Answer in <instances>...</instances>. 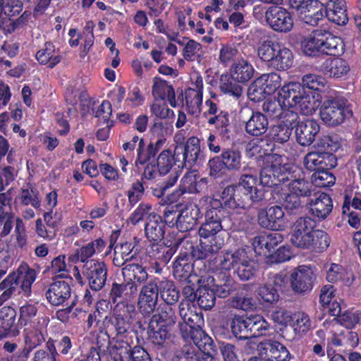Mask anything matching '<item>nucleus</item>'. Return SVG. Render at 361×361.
I'll use <instances>...</instances> for the list:
<instances>
[{
  "instance_id": "nucleus-1",
  "label": "nucleus",
  "mask_w": 361,
  "mask_h": 361,
  "mask_svg": "<svg viewBox=\"0 0 361 361\" xmlns=\"http://www.w3.org/2000/svg\"><path fill=\"white\" fill-rule=\"evenodd\" d=\"M313 147L315 151L307 153L303 159V164L307 169H314L316 166L322 169L335 167L337 165L334 152L341 147L338 135L328 134L319 136Z\"/></svg>"
},
{
  "instance_id": "nucleus-2",
  "label": "nucleus",
  "mask_w": 361,
  "mask_h": 361,
  "mask_svg": "<svg viewBox=\"0 0 361 361\" xmlns=\"http://www.w3.org/2000/svg\"><path fill=\"white\" fill-rule=\"evenodd\" d=\"M279 98L285 109L296 108L303 115H312L317 109L318 100L300 82H292L284 86L279 92Z\"/></svg>"
},
{
  "instance_id": "nucleus-3",
  "label": "nucleus",
  "mask_w": 361,
  "mask_h": 361,
  "mask_svg": "<svg viewBox=\"0 0 361 361\" xmlns=\"http://www.w3.org/2000/svg\"><path fill=\"white\" fill-rule=\"evenodd\" d=\"M229 326L238 341H246L263 335L270 326L259 314H234L229 319Z\"/></svg>"
},
{
  "instance_id": "nucleus-4",
  "label": "nucleus",
  "mask_w": 361,
  "mask_h": 361,
  "mask_svg": "<svg viewBox=\"0 0 361 361\" xmlns=\"http://www.w3.org/2000/svg\"><path fill=\"white\" fill-rule=\"evenodd\" d=\"M341 42L339 37L332 35L325 30H315L300 43L301 50L308 56H316L320 53L336 56L339 54Z\"/></svg>"
},
{
  "instance_id": "nucleus-5",
  "label": "nucleus",
  "mask_w": 361,
  "mask_h": 361,
  "mask_svg": "<svg viewBox=\"0 0 361 361\" xmlns=\"http://www.w3.org/2000/svg\"><path fill=\"white\" fill-rule=\"evenodd\" d=\"M220 265L224 270H232L233 274L242 281L255 279L259 270V265L250 259L245 249L224 253Z\"/></svg>"
},
{
  "instance_id": "nucleus-6",
  "label": "nucleus",
  "mask_w": 361,
  "mask_h": 361,
  "mask_svg": "<svg viewBox=\"0 0 361 361\" xmlns=\"http://www.w3.org/2000/svg\"><path fill=\"white\" fill-rule=\"evenodd\" d=\"M258 55L269 67L286 71L292 67L293 54L284 44L272 40L264 41L258 47Z\"/></svg>"
},
{
  "instance_id": "nucleus-7",
  "label": "nucleus",
  "mask_w": 361,
  "mask_h": 361,
  "mask_svg": "<svg viewBox=\"0 0 361 361\" xmlns=\"http://www.w3.org/2000/svg\"><path fill=\"white\" fill-rule=\"evenodd\" d=\"M230 226L229 212L223 207H212L205 213V221L200 227L198 233L200 238L220 237L217 234Z\"/></svg>"
},
{
  "instance_id": "nucleus-8",
  "label": "nucleus",
  "mask_w": 361,
  "mask_h": 361,
  "mask_svg": "<svg viewBox=\"0 0 361 361\" xmlns=\"http://www.w3.org/2000/svg\"><path fill=\"white\" fill-rule=\"evenodd\" d=\"M286 215L283 207L279 204L262 207L257 213L258 225L264 229L282 231L286 226Z\"/></svg>"
},
{
  "instance_id": "nucleus-9",
  "label": "nucleus",
  "mask_w": 361,
  "mask_h": 361,
  "mask_svg": "<svg viewBox=\"0 0 361 361\" xmlns=\"http://www.w3.org/2000/svg\"><path fill=\"white\" fill-rule=\"evenodd\" d=\"M346 102L338 98L324 101L319 111L321 119L329 126L341 124L348 112Z\"/></svg>"
},
{
  "instance_id": "nucleus-10",
  "label": "nucleus",
  "mask_w": 361,
  "mask_h": 361,
  "mask_svg": "<svg viewBox=\"0 0 361 361\" xmlns=\"http://www.w3.org/2000/svg\"><path fill=\"white\" fill-rule=\"evenodd\" d=\"M137 312L133 304L125 301L117 302L113 310L114 326L117 335H125L131 328Z\"/></svg>"
},
{
  "instance_id": "nucleus-11",
  "label": "nucleus",
  "mask_w": 361,
  "mask_h": 361,
  "mask_svg": "<svg viewBox=\"0 0 361 361\" xmlns=\"http://www.w3.org/2000/svg\"><path fill=\"white\" fill-rule=\"evenodd\" d=\"M289 173L286 165L272 163L262 168L259 173L260 184L269 189L283 188L282 183L289 180Z\"/></svg>"
},
{
  "instance_id": "nucleus-12",
  "label": "nucleus",
  "mask_w": 361,
  "mask_h": 361,
  "mask_svg": "<svg viewBox=\"0 0 361 361\" xmlns=\"http://www.w3.org/2000/svg\"><path fill=\"white\" fill-rule=\"evenodd\" d=\"M224 239L221 237L200 238V244L194 246L187 242L190 250V257L197 260H210L224 245Z\"/></svg>"
},
{
  "instance_id": "nucleus-13",
  "label": "nucleus",
  "mask_w": 361,
  "mask_h": 361,
  "mask_svg": "<svg viewBox=\"0 0 361 361\" xmlns=\"http://www.w3.org/2000/svg\"><path fill=\"white\" fill-rule=\"evenodd\" d=\"M158 278H154L145 284L140 292L137 306L144 315H149L156 309L159 299Z\"/></svg>"
},
{
  "instance_id": "nucleus-14",
  "label": "nucleus",
  "mask_w": 361,
  "mask_h": 361,
  "mask_svg": "<svg viewBox=\"0 0 361 361\" xmlns=\"http://www.w3.org/2000/svg\"><path fill=\"white\" fill-rule=\"evenodd\" d=\"M221 207L230 209H247L250 207V197L241 188L234 185L226 187L221 195Z\"/></svg>"
},
{
  "instance_id": "nucleus-15",
  "label": "nucleus",
  "mask_w": 361,
  "mask_h": 361,
  "mask_svg": "<svg viewBox=\"0 0 361 361\" xmlns=\"http://www.w3.org/2000/svg\"><path fill=\"white\" fill-rule=\"evenodd\" d=\"M82 272L92 290L99 291L104 286L107 278V267L104 262L87 261L83 266Z\"/></svg>"
},
{
  "instance_id": "nucleus-16",
  "label": "nucleus",
  "mask_w": 361,
  "mask_h": 361,
  "mask_svg": "<svg viewBox=\"0 0 361 361\" xmlns=\"http://www.w3.org/2000/svg\"><path fill=\"white\" fill-rule=\"evenodd\" d=\"M265 17L267 22L274 31L286 33L293 27L291 15L282 7H269L265 13Z\"/></svg>"
},
{
  "instance_id": "nucleus-17",
  "label": "nucleus",
  "mask_w": 361,
  "mask_h": 361,
  "mask_svg": "<svg viewBox=\"0 0 361 361\" xmlns=\"http://www.w3.org/2000/svg\"><path fill=\"white\" fill-rule=\"evenodd\" d=\"M257 350L264 361H289L290 355L282 343L274 340H265L259 343Z\"/></svg>"
},
{
  "instance_id": "nucleus-18",
  "label": "nucleus",
  "mask_w": 361,
  "mask_h": 361,
  "mask_svg": "<svg viewBox=\"0 0 361 361\" xmlns=\"http://www.w3.org/2000/svg\"><path fill=\"white\" fill-rule=\"evenodd\" d=\"M316 276L310 267H299L290 276L293 290L298 293H309L313 288Z\"/></svg>"
},
{
  "instance_id": "nucleus-19",
  "label": "nucleus",
  "mask_w": 361,
  "mask_h": 361,
  "mask_svg": "<svg viewBox=\"0 0 361 361\" xmlns=\"http://www.w3.org/2000/svg\"><path fill=\"white\" fill-rule=\"evenodd\" d=\"M180 334L185 341H192L194 344L200 350L215 351V343L200 327V326L190 327L187 330L186 325L180 326Z\"/></svg>"
},
{
  "instance_id": "nucleus-20",
  "label": "nucleus",
  "mask_w": 361,
  "mask_h": 361,
  "mask_svg": "<svg viewBox=\"0 0 361 361\" xmlns=\"http://www.w3.org/2000/svg\"><path fill=\"white\" fill-rule=\"evenodd\" d=\"M320 130L319 123L314 119H304L298 123L295 129L296 142L302 147L310 146Z\"/></svg>"
},
{
  "instance_id": "nucleus-21",
  "label": "nucleus",
  "mask_w": 361,
  "mask_h": 361,
  "mask_svg": "<svg viewBox=\"0 0 361 361\" xmlns=\"http://www.w3.org/2000/svg\"><path fill=\"white\" fill-rule=\"evenodd\" d=\"M137 293V285L135 281L129 280L123 283L114 282L109 293V300L114 304L120 301L128 302L133 300Z\"/></svg>"
},
{
  "instance_id": "nucleus-22",
  "label": "nucleus",
  "mask_w": 361,
  "mask_h": 361,
  "mask_svg": "<svg viewBox=\"0 0 361 361\" xmlns=\"http://www.w3.org/2000/svg\"><path fill=\"white\" fill-rule=\"evenodd\" d=\"M213 288L217 295L221 298H226L229 295L235 293L240 285L224 271H221L213 277Z\"/></svg>"
},
{
  "instance_id": "nucleus-23",
  "label": "nucleus",
  "mask_w": 361,
  "mask_h": 361,
  "mask_svg": "<svg viewBox=\"0 0 361 361\" xmlns=\"http://www.w3.org/2000/svg\"><path fill=\"white\" fill-rule=\"evenodd\" d=\"M200 217V209L196 204H189L178 214L176 227L181 232H186L195 228Z\"/></svg>"
},
{
  "instance_id": "nucleus-24",
  "label": "nucleus",
  "mask_w": 361,
  "mask_h": 361,
  "mask_svg": "<svg viewBox=\"0 0 361 361\" xmlns=\"http://www.w3.org/2000/svg\"><path fill=\"white\" fill-rule=\"evenodd\" d=\"M17 312L10 306H4L0 310V340L18 334L16 324Z\"/></svg>"
},
{
  "instance_id": "nucleus-25",
  "label": "nucleus",
  "mask_w": 361,
  "mask_h": 361,
  "mask_svg": "<svg viewBox=\"0 0 361 361\" xmlns=\"http://www.w3.org/2000/svg\"><path fill=\"white\" fill-rule=\"evenodd\" d=\"M310 213L319 220L325 219L332 212L333 203L331 197L326 193H320L314 200L308 202Z\"/></svg>"
},
{
  "instance_id": "nucleus-26",
  "label": "nucleus",
  "mask_w": 361,
  "mask_h": 361,
  "mask_svg": "<svg viewBox=\"0 0 361 361\" xmlns=\"http://www.w3.org/2000/svg\"><path fill=\"white\" fill-rule=\"evenodd\" d=\"M71 288L67 282L56 281L50 284L45 295L51 305H60L71 297Z\"/></svg>"
},
{
  "instance_id": "nucleus-27",
  "label": "nucleus",
  "mask_w": 361,
  "mask_h": 361,
  "mask_svg": "<svg viewBox=\"0 0 361 361\" xmlns=\"http://www.w3.org/2000/svg\"><path fill=\"white\" fill-rule=\"evenodd\" d=\"M145 232L149 240L161 241L165 233L164 222L162 217L154 212L150 213L147 218Z\"/></svg>"
},
{
  "instance_id": "nucleus-28",
  "label": "nucleus",
  "mask_w": 361,
  "mask_h": 361,
  "mask_svg": "<svg viewBox=\"0 0 361 361\" xmlns=\"http://www.w3.org/2000/svg\"><path fill=\"white\" fill-rule=\"evenodd\" d=\"M166 139L159 138L155 142H150L147 148L145 147V142L143 139H140L138 143L137 156L135 160V165H144L145 164L150 161L151 159L154 158L155 155L161 149Z\"/></svg>"
},
{
  "instance_id": "nucleus-29",
  "label": "nucleus",
  "mask_w": 361,
  "mask_h": 361,
  "mask_svg": "<svg viewBox=\"0 0 361 361\" xmlns=\"http://www.w3.org/2000/svg\"><path fill=\"white\" fill-rule=\"evenodd\" d=\"M350 71L348 62L341 58L326 59L320 66V71L331 78H341Z\"/></svg>"
},
{
  "instance_id": "nucleus-30",
  "label": "nucleus",
  "mask_w": 361,
  "mask_h": 361,
  "mask_svg": "<svg viewBox=\"0 0 361 361\" xmlns=\"http://www.w3.org/2000/svg\"><path fill=\"white\" fill-rule=\"evenodd\" d=\"M251 116L245 123V131L247 134L259 137L264 135L268 130L269 121L264 114L259 111L250 109Z\"/></svg>"
},
{
  "instance_id": "nucleus-31",
  "label": "nucleus",
  "mask_w": 361,
  "mask_h": 361,
  "mask_svg": "<svg viewBox=\"0 0 361 361\" xmlns=\"http://www.w3.org/2000/svg\"><path fill=\"white\" fill-rule=\"evenodd\" d=\"M171 329L164 324L149 319L147 330L149 339L154 345L163 348L171 338Z\"/></svg>"
},
{
  "instance_id": "nucleus-32",
  "label": "nucleus",
  "mask_w": 361,
  "mask_h": 361,
  "mask_svg": "<svg viewBox=\"0 0 361 361\" xmlns=\"http://www.w3.org/2000/svg\"><path fill=\"white\" fill-rule=\"evenodd\" d=\"M280 192L279 200L276 204H281L283 211L286 210L289 214H300L304 207L300 197L290 192H286L284 188H279Z\"/></svg>"
},
{
  "instance_id": "nucleus-33",
  "label": "nucleus",
  "mask_w": 361,
  "mask_h": 361,
  "mask_svg": "<svg viewBox=\"0 0 361 361\" xmlns=\"http://www.w3.org/2000/svg\"><path fill=\"white\" fill-rule=\"evenodd\" d=\"M254 74L252 65L243 59L234 61L231 68V75L238 83L246 84L253 78Z\"/></svg>"
},
{
  "instance_id": "nucleus-34",
  "label": "nucleus",
  "mask_w": 361,
  "mask_h": 361,
  "mask_svg": "<svg viewBox=\"0 0 361 361\" xmlns=\"http://www.w3.org/2000/svg\"><path fill=\"white\" fill-rule=\"evenodd\" d=\"M190 255L186 252L180 253L173 262V275L176 280L185 281L189 279L193 269Z\"/></svg>"
},
{
  "instance_id": "nucleus-35",
  "label": "nucleus",
  "mask_w": 361,
  "mask_h": 361,
  "mask_svg": "<svg viewBox=\"0 0 361 361\" xmlns=\"http://www.w3.org/2000/svg\"><path fill=\"white\" fill-rule=\"evenodd\" d=\"M208 124L214 125L219 135L226 140H229L232 135V124L229 114L220 111L218 115L208 118Z\"/></svg>"
},
{
  "instance_id": "nucleus-36",
  "label": "nucleus",
  "mask_w": 361,
  "mask_h": 361,
  "mask_svg": "<svg viewBox=\"0 0 361 361\" xmlns=\"http://www.w3.org/2000/svg\"><path fill=\"white\" fill-rule=\"evenodd\" d=\"M280 192L279 188L274 189L269 188H257L253 190V192L249 195L250 206L252 203L265 204H276L279 201Z\"/></svg>"
},
{
  "instance_id": "nucleus-37",
  "label": "nucleus",
  "mask_w": 361,
  "mask_h": 361,
  "mask_svg": "<svg viewBox=\"0 0 361 361\" xmlns=\"http://www.w3.org/2000/svg\"><path fill=\"white\" fill-rule=\"evenodd\" d=\"M328 6L325 8V15L329 20L338 25H344L348 23L347 10L342 0H336L332 4H329Z\"/></svg>"
},
{
  "instance_id": "nucleus-38",
  "label": "nucleus",
  "mask_w": 361,
  "mask_h": 361,
  "mask_svg": "<svg viewBox=\"0 0 361 361\" xmlns=\"http://www.w3.org/2000/svg\"><path fill=\"white\" fill-rule=\"evenodd\" d=\"M18 284L20 283V290L25 296H29L31 293V286L36 279V271L25 263H22L17 271Z\"/></svg>"
},
{
  "instance_id": "nucleus-39",
  "label": "nucleus",
  "mask_w": 361,
  "mask_h": 361,
  "mask_svg": "<svg viewBox=\"0 0 361 361\" xmlns=\"http://www.w3.org/2000/svg\"><path fill=\"white\" fill-rule=\"evenodd\" d=\"M300 13L304 15L302 20L305 23L317 26L319 21L324 18L325 8L319 0H315L310 2L307 8H304L303 11H300Z\"/></svg>"
},
{
  "instance_id": "nucleus-40",
  "label": "nucleus",
  "mask_w": 361,
  "mask_h": 361,
  "mask_svg": "<svg viewBox=\"0 0 361 361\" xmlns=\"http://www.w3.org/2000/svg\"><path fill=\"white\" fill-rule=\"evenodd\" d=\"M197 193L200 190L197 188L195 176L185 175L180 180V184L177 190L167 195L168 202L171 204L177 202L185 193Z\"/></svg>"
},
{
  "instance_id": "nucleus-41",
  "label": "nucleus",
  "mask_w": 361,
  "mask_h": 361,
  "mask_svg": "<svg viewBox=\"0 0 361 361\" xmlns=\"http://www.w3.org/2000/svg\"><path fill=\"white\" fill-rule=\"evenodd\" d=\"M210 353L197 350L191 345H184L180 354L173 357L172 361H213Z\"/></svg>"
},
{
  "instance_id": "nucleus-42",
  "label": "nucleus",
  "mask_w": 361,
  "mask_h": 361,
  "mask_svg": "<svg viewBox=\"0 0 361 361\" xmlns=\"http://www.w3.org/2000/svg\"><path fill=\"white\" fill-rule=\"evenodd\" d=\"M159 294L162 300L169 305L176 304L180 298L179 290L173 282L158 279Z\"/></svg>"
},
{
  "instance_id": "nucleus-43",
  "label": "nucleus",
  "mask_w": 361,
  "mask_h": 361,
  "mask_svg": "<svg viewBox=\"0 0 361 361\" xmlns=\"http://www.w3.org/2000/svg\"><path fill=\"white\" fill-rule=\"evenodd\" d=\"M131 346L123 339L113 338L109 353L114 361H130Z\"/></svg>"
},
{
  "instance_id": "nucleus-44",
  "label": "nucleus",
  "mask_w": 361,
  "mask_h": 361,
  "mask_svg": "<svg viewBox=\"0 0 361 361\" xmlns=\"http://www.w3.org/2000/svg\"><path fill=\"white\" fill-rule=\"evenodd\" d=\"M274 144L269 142L267 139H257L256 141L252 140L246 145V154L249 157L256 155L262 157L263 156L269 155L274 149Z\"/></svg>"
},
{
  "instance_id": "nucleus-45",
  "label": "nucleus",
  "mask_w": 361,
  "mask_h": 361,
  "mask_svg": "<svg viewBox=\"0 0 361 361\" xmlns=\"http://www.w3.org/2000/svg\"><path fill=\"white\" fill-rule=\"evenodd\" d=\"M334 167H326L322 169L316 166L314 169H308L314 171L311 176V180L313 185L317 187H329L334 184L336 178L329 170Z\"/></svg>"
},
{
  "instance_id": "nucleus-46",
  "label": "nucleus",
  "mask_w": 361,
  "mask_h": 361,
  "mask_svg": "<svg viewBox=\"0 0 361 361\" xmlns=\"http://www.w3.org/2000/svg\"><path fill=\"white\" fill-rule=\"evenodd\" d=\"M271 318L276 322L283 325V326L280 329V335L283 338L290 341L295 339V335L298 333H295V329L292 324L289 325L287 324V322L291 319V317L288 315L287 312L284 310L274 312L271 314Z\"/></svg>"
},
{
  "instance_id": "nucleus-47",
  "label": "nucleus",
  "mask_w": 361,
  "mask_h": 361,
  "mask_svg": "<svg viewBox=\"0 0 361 361\" xmlns=\"http://www.w3.org/2000/svg\"><path fill=\"white\" fill-rule=\"evenodd\" d=\"M185 148V159H187L189 167L199 164L200 158V140L195 137H190L185 143H183Z\"/></svg>"
},
{
  "instance_id": "nucleus-48",
  "label": "nucleus",
  "mask_w": 361,
  "mask_h": 361,
  "mask_svg": "<svg viewBox=\"0 0 361 361\" xmlns=\"http://www.w3.org/2000/svg\"><path fill=\"white\" fill-rule=\"evenodd\" d=\"M256 292L259 301L267 307L274 305L279 300L278 290L271 284H262Z\"/></svg>"
},
{
  "instance_id": "nucleus-49",
  "label": "nucleus",
  "mask_w": 361,
  "mask_h": 361,
  "mask_svg": "<svg viewBox=\"0 0 361 361\" xmlns=\"http://www.w3.org/2000/svg\"><path fill=\"white\" fill-rule=\"evenodd\" d=\"M197 304L205 310H211L215 305L217 296L214 288L207 286H202L197 288Z\"/></svg>"
},
{
  "instance_id": "nucleus-50",
  "label": "nucleus",
  "mask_w": 361,
  "mask_h": 361,
  "mask_svg": "<svg viewBox=\"0 0 361 361\" xmlns=\"http://www.w3.org/2000/svg\"><path fill=\"white\" fill-rule=\"evenodd\" d=\"M228 301L232 307L245 312L253 311L257 307V302L255 299L252 297L243 295V293H239L238 291Z\"/></svg>"
},
{
  "instance_id": "nucleus-51",
  "label": "nucleus",
  "mask_w": 361,
  "mask_h": 361,
  "mask_svg": "<svg viewBox=\"0 0 361 361\" xmlns=\"http://www.w3.org/2000/svg\"><path fill=\"white\" fill-rule=\"evenodd\" d=\"M185 100L188 112L197 116L200 113V106L202 103V92L189 88L185 92Z\"/></svg>"
},
{
  "instance_id": "nucleus-52",
  "label": "nucleus",
  "mask_w": 361,
  "mask_h": 361,
  "mask_svg": "<svg viewBox=\"0 0 361 361\" xmlns=\"http://www.w3.org/2000/svg\"><path fill=\"white\" fill-rule=\"evenodd\" d=\"M54 46L51 42L45 43V49L37 51L36 59L41 63L48 65L49 68H54L61 61V57L59 55L54 56Z\"/></svg>"
},
{
  "instance_id": "nucleus-53",
  "label": "nucleus",
  "mask_w": 361,
  "mask_h": 361,
  "mask_svg": "<svg viewBox=\"0 0 361 361\" xmlns=\"http://www.w3.org/2000/svg\"><path fill=\"white\" fill-rule=\"evenodd\" d=\"M314 230L290 232V241L293 245L302 249H311Z\"/></svg>"
},
{
  "instance_id": "nucleus-54",
  "label": "nucleus",
  "mask_w": 361,
  "mask_h": 361,
  "mask_svg": "<svg viewBox=\"0 0 361 361\" xmlns=\"http://www.w3.org/2000/svg\"><path fill=\"white\" fill-rule=\"evenodd\" d=\"M237 82L238 81L231 75H222L220 78L219 88L226 94L239 97L243 93V87Z\"/></svg>"
},
{
  "instance_id": "nucleus-55",
  "label": "nucleus",
  "mask_w": 361,
  "mask_h": 361,
  "mask_svg": "<svg viewBox=\"0 0 361 361\" xmlns=\"http://www.w3.org/2000/svg\"><path fill=\"white\" fill-rule=\"evenodd\" d=\"M290 192L299 197H310L315 194L312 182H309L304 178H298L291 181L289 184Z\"/></svg>"
},
{
  "instance_id": "nucleus-56",
  "label": "nucleus",
  "mask_w": 361,
  "mask_h": 361,
  "mask_svg": "<svg viewBox=\"0 0 361 361\" xmlns=\"http://www.w3.org/2000/svg\"><path fill=\"white\" fill-rule=\"evenodd\" d=\"M150 320L172 328L176 322L177 317L175 310L171 306L166 305L163 307L157 314H154Z\"/></svg>"
},
{
  "instance_id": "nucleus-57",
  "label": "nucleus",
  "mask_w": 361,
  "mask_h": 361,
  "mask_svg": "<svg viewBox=\"0 0 361 361\" xmlns=\"http://www.w3.org/2000/svg\"><path fill=\"white\" fill-rule=\"evenodd\" d=\"M123 274L129 276L130 280L139 283H145L148 279V274L145 267L138 264H129L123 268Z\"/></svg>"
},
{
  "instance_id": "nucleus-58",
  "label": "nucleus",
  "mask_w": 361,
  "mask_h": 361,
  "mask_svg": "<svg viewBox=\"0 0 361 361\" xmlns=\"http://www.w3.org/2000/svg\"><path fill=\"white\" fill-rule=\"evenodd\" d=\"M224 164L228 170H238L241 166L240 152L232 149H225L221 154Z\"/></svg>"
},
{
  "instance_id": "nucleus-59",
  "label": "nucleus",
  "mask_w": 361,
  "mask_h": 361,
  "mask_svg": "<svg viewBox=\"0 0 361 361\" xmlns=\"http://www.w3.org/2000/svg\"><path fill=\"white\" fill-rule=\"evenodd\" d=\"M268 94L266 87L260 77L255 80L247 88L248 98L255 102L262 101Z\"/></svg>"
},
{
  "instance_id": "nucleus-60",
  "label": "nucleus",
  "mask_w": 361,
  "mask_h": 361,
  "mask_svg": "<svg viewBox=\"0 0 361 361\" xmlns=\"http://www.w3.org/2000/svg\"><path fill=\"white\" fill-rule=\"evenodd\" d=\"M17 286L18 276L16 275L15 272H13L0 283V290H4L0 295V301L4 302L7 300L13 294Z\"/></svg>"
},
{
  "instance_id": "nucleus-61",
  "label": "nucleus",
  "mask_w": 361,
  "mask_h": 361,
  "mask_svg": "<svg viewBox=\"0 0 361 361\" xmlns=\"http://www.w3.org/2000/svg\"><path fill=\"white\" fill-rule=\"evenodd\" d=\"M173 164L171 152L164 149L159 154L155 164L160 175H165L169 172Z\"/></svg>"
},
{
  "instance_id": "nucleus-62",
  "label": "nucleus",
  "mask_w": 361,
  "mask_h": 361,
  "mask_svg": "<svg viewBox=\"0 0 361 361\" xmlns=\"http://www.w3.org/2000/svg\"><path fill=\"white\" fill-rule=\"evenodd\" d=\"M346 275L347 272L342 266L332 264L326 272V279L331 283L342 281L345 285L349 286L350 283Z\"/></svg>"
},
{
  "instance_id": "nucleus-63",
  "label": "nucleus",
  "mask_w": 361,
  "mask_h": 361,
  "mask_svg": "<svg viewBox=\"0 0 361 361\" xmlns=\"http://www.w3.org/2000/svg\"><path fill=\"white\" fill-rule=\"evenodd\" d=\"M316 221L312 217L305 215L298 217L290 226V232L308 231L315 230Z\"/></svg>"
},
{
  "instance_id": "nucleus-64",
  "label": "nucleus",
  "mask_w": 361,
  "mask_h": 361,
  "mask_svg": "<svg viewBox=\"0 0 361 361\" xmlns=\"http://www.w3.org/2000/svg\"><path fill=\"white\" fill-rule=\"evenodd\" d=\"M324 78L317 75L306 74L302 78L301 85H303L306 90H311L313 95L315 94V90L324 87Z\"/></svg>"
}]
</instances>
